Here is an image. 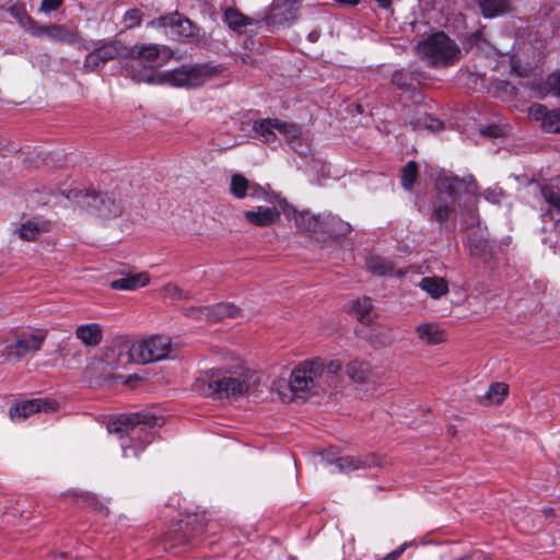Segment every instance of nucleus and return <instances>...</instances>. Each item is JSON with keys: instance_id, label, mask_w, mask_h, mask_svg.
<instances>
[{"instance_id": "1", "label": "nucleus", "mask_w": 560, "mask_h": 560, "mask_svg": "<svg viewBox=\"0 0 560 560\" xmlns=\"http://www.w3.org/2000/svg\"><path fill=\"white\" fill-rule=\"evenodd\" d=\"M160 425L159 418L149 412L121 415L108 423V432L120 439L128 438L129 443H121L125 457L138 456L139 451L152 442L151 430Z\"/></svg>"}, {"instance_id": "2", "label": "nucleus", "mask_w": 560, "mask_h": 560, "mask_svg": "<svg viewBox=\"0 0 560 560\" xmlns=\"http://www.w3.org/2000/svg\"><path fill=\"white\" fill-rule=\"evenodd\" d=\"M161 50L156 44H136L127 46L126 60L121 63V74L138 83L162 84V72L155 73L153 63L160 58Z\"/></svg>"}, {"instance_id": "3", "label": "nucleus", "mask_w": 560, "mask_h": 560, "mask_svg": "<svg viewBox=\"0 0 560 560\" xmlns=\"http://www.w3.org/2000/svg\"><path fill=\"white\" fill-rule=\"evenodd\" d=\"M225 67L221 63L183 65L173 70L163 71L160 82L174 88L195 89L224 75Z\"/></svg>"}, {"instance_id": "4", "label": "nucleus", "mask_w": 560, "mask_h": 560, "mask_svg": "<svg viewBox=\"0 0 560 560\" xmlns=\"http://www.w3.org/2000/svg\"><path fill=\"white\" fill-rule=\"evenodd\" d=\"M417 50L422 59L432 67L453 65L459 55V48L443 32L434 33L418 44Z\"/></svg>"}, {"instance_id": "5", "label": "nucleus", "mask_w": 560, "mask_h": 560, "mask_svg": "<svg viewBox=\"0 0 560 560\" xmlns=\"http://www.w3.org/2000/svg\"><path fill=\"white\" fill-rule=\"evenodd\" d=\"M324 362L319 359H313L301 363L291 373L289 386L296 397H303V394H317L324 390Z\"/></svg>"}, {"instance_id": "6", "label": "nucleus", "mask_w": 560, "mask_h": 560, "mask_svg": "<svg viewBox=\"0 0 560 560\" xmlns=\"http://www.w3.org/2000/svg\"><path fill=\"white\" fill-rule=\"evenodd\" d=\"M171 352L172 341L162 335L135 341L128 347L129 360L141 364L164 360Z\"/></svg>"}, {"instance_id": "7", "label": "nucleus", "mask_w": 560, "mask_h": 560, "mask_svg": "<svg viewBox=\"0 0 560 560\" xmlns=\"http://www.w3.org/2000/svg\"><path fill=\"white\" fill-rule=\"evenodd\" d=\"M127 46L119 39H100L93 43L92 50L85 56L83 69L94 72L103 69L109 61L119 59L120 65L126 60Z\"/></svg>"}, {"instance_id": "8", "label": "nucleus", "mask_w": 560, "mask_h": 560, "mask_svg": "<svg viewBox=\"0 0 560 560\" xmlns=\"http://www.w3.org/2000/svg\"><path fill=\"white\" fill-rule=\"evenodd\" d=\"M148 26L161 27L165 34L177 40H195L199 37V28L188 19L175 12L151 21Z\"/></svg>"}, {"instance_id": "9", "label": "nucleus", "mask_w": 560, "mask_h": 560, "mask_svg": "<svg viewBox=\"0 0 560 560\" xmlns=\"http://www.w3.org/2000/svg\"><path fill=\"white\" fill-rule=\"evenodd\" d=\"M253 131L262 142L273 143L277 140L276 131L288 141H292L301 136L302 128L295 122L282 121L277 118H265L254 121Z\"/></svg>"}, {"instance_id": "10", "label": "nucleus", "mask_w": 560, "mask_h": 560, "mask_svg": "<svg viewBox=\"0 0 560 560\" xmlns=\"http://www.w3.org/2000/svg\"><path fill=\"white\" fill-rule=\"evenodd\" d=\"M252 376L249 370L224 375L221 378L211 381L209 383V389L215 398L238 397L248 392Z\"/></svg>"}, {"instance_id": "11", "label": "nucleus", "mask_w": 560, "mask_h": 560, "mask_svg": "<svg viewBox=\"0 0 560 560\" xmlns=\"http://www.w3.org/2000/svg\"><path fill=\"white\" fill-rule=\"evenodd\" d=\"M47 337V330L36 329L33 331H23L18 335L15 341L9 345L7 349L8 358L20 361L28 353L38 352Z\"/></svg>"}, {"instance_id": "12", "label": "nucleus", "mask_w": 560, "mask_h": 560, "mask_svg": "<svg viewBox=\"0 0 560 560\" xmlns=\"http://www.w3.org/2000/svg\"><path fill=\"white\" fill-rule=\"evenodd\" d=\"M31 35L33 37H46L54 43L66 45H77L82 42V37L78 30L69 28L63 24H38L36 22Z\"/></svg>"}, {"instance_id": "13", "label": "nucleus", "mask_w": 560, "mask_h": 560, "mask_svg": "<svg viewBox=\"0 0 560 560\" xmlns=\"http://www.w3.org/2000/svg\"><path fill=\"white\" fill-rule=\"evenodd\" d=\"M280 210L287 219L293 220L299 231L319 234L322 213L315 214L310 210L298 211L288 201H280Z\"/></svg>"}, {"instance_id": "14", "label": "nucleus", "mask_w": 560, "mask_h": 560, "mask_svg": "<svg viewBox=\"0 0 560 560\" xmlns=\"http://www.w3.org/2000/svg\"><path fill=\"white\" fill-rule=\"evenodd\" d=\"M88 197L90 199L88 206L103 219L117 218L122 213L121 200L112 192H92Z\"/></svg>"}, {"instance_id": "15", "label": "nucleus", "mask_w": 560, "mask_h": 560, "mask_svg": "<svg viewBox=\"0 0 560 560\" xmlns=\"http://www.w3.org/2000/svg\"><path fill=\"white\" fill-rule=\"evenodd\" d=\"M435 188L439 194H445L452 199H456L462 192L475 194L477 190V184L471 176L457 177L452 175H444L436 179Z\"/></svg>"}, {"instance_id": "16", "label": "nucleus", "mask_w": 560, "mask_h": 560, "mask_svg": "<svg viewBox=\"0 0 560 560\" xmlns=\"http://www.w3.org/2000/svg\"><path fill=\"white\" fill-rule=\"evenodd\" d=\"M346 373L358 384H376L382 375L377 368L363 360H352L346 365Z\"/></svg>"}, {"instance_id": "17", "label": "nucleus", "mask_w": 560, "mask_h": 560, "mask_svg": "<svg viewBox=\"0 0 560 560\" xmlns=\"http://www.w3.org/2000/svg\"><path fill=\"white\" fill-rule=\"evenodd\" d=\"M196 521V517L188 518L186 522L182 521L177 523L174 528L167 530L162 537L164 547L173 549L179 546L191 545L194 535H188V530Z\"/></svg>"}, {"instance_id": "18", "label": "nucleus", "mask_w": 560, "mask_h": 560, "mask_svg": "<svg viewBox=\"0 0 560 560\" xmlns=\"http://www.w3.org/2000/svg\"><path fill=\"white\" fill-rule=\"evenodd\" d=\"M240 308L232 303H218L207 307H191L187 310V314L205 315L210 322H220L225 318H235L240 315Z\"/></svg>"}, {"instance_id": "19", "label": "nucleus", "mask_w": 560, "mask_h": 560, "mask_svg": "<svg viewBox=\"0 0 560 560\" xmlns=\"http://www.w3.org/2000/svg\"><path fill=\"white\" fill-rule=\"evenodd\" d=\"M351 231V225L339 217L334 215L330 212L322 213L319 234L324 235L325 238L335 240L345 237L350 234Z\"/></svg>"}, {"instance_id": "20", "label": "nucleus", "mask_w": 560, "mask_h": 560, "mask_svg": "<svg viewBox=\"0 0 560 560\" xmlns=\"http://www.w3.org/2000/svg\"><path fill=\"white\" fill-rule=\"evenodd\" d=\"M245 220L257 228H267L280 220V210L278 205L271 207H257L244 212Z\"/></svg>"}, {"instance_id": "21", "label": "nucleus", "mask_w": 560, "mask_h": 560, "mask_svg": "<svg viewBox=\"0 0 560 560\" xmlns=\"http://www.w3.org/2000/svg\"><path fill=\"white\" fill-rule=\"evenodd\" d=\"M339 472L350 474L360 469H366L378 465V458L374 454L362 456H343L331 462Z\"/></svg>"}, {"instance_id": "22", "label": "nucleus", "mask_w": 560, "mask_h": 560, "mask_svg": "<svg viewBox=\"0 0 560 560\" xmlns=\"http://www.w3.org/2000/svg\"><path fill=\"white\" fill-rule=\"evenodd\" d=\"M301 3L299 0H285L272 8L270 21L272 24H285L299 18Z\"/></svg>"}, {"instance_id": "23", "label": "nucleus", "mask_w": 560, "mask_h": 560, "mask_svg": "<svg viewBox=\"0 0 560 560\" xmlns=\"http://www.w3.org/2000/svg\"><path fill=\"white\" fill-rule=\"evenodd\" d=\"M48 401L43 399H30L12 406L9 415L14 421H23L31 415L40 410L47 411Z\"/></svg>"}, {"instance_id": "24", "label": "nucleus", "mask_w": 560, "mask_h": 560, "mask_svg": "<svg viewBox=\"0 0 560 560\" xmlns=\"http://www.w3.org/2000/svg\"><path fill=\"white\" fill-rule=\"evenodd\" d=\"M75 337L86 347H96L102 342L103 328L97 323L83 324L77 327Z\"/></svg>"}, {"instance_id": "25", "label": "nucleus", "mask_w": 560, "mask_h": 560, "mask_svg": "<svg viewBox=\"0 0 560 560\" xmlns=\"http://www.w3.org/2000/svg\"><path fill=\"white\" fill-rule=\"evenodd\" d=\"M150 282V276L147 272L130 275L125 278L113 280L109 283L110 289L117 291H133L145 287Z\"/></svg>"}, {"instance_id": "26", "label": "nucleus", "mask_w": 560, "mask_h": 560, "mask_svg": "<svg viewBox=\"0 0 560 560\" xmlns=\"http://www.w3.org/2000/svg\"><path fill=\"white\" fill-rule=\"evenodd\" d=\"M366 268L370 272L376 276L402 277L405 275L401 270L396 271L395 266L390 260L380 256H371L368 258Z\"/></svg>"}, {"instance_id": "27", "label": "nucleus", "mask_w": 560, "mask_h": 560, "mask_svg": "<svg viewBox=\"0 0 560 560\" xmlns=\"http://www.w3.org/2000/svg\"><path fill=\"white\" fill-rule=\"evenodd\" d=\"M454 217L455 207L453 203L446 202L442 198L433 203L430 220L438 222L441 231L447 226V221Z\"/></svg>"}, {"instance_id": "28", "label": "nucleus", "mask_w": 560, "mask_h": 560, "mask_svg": "<svg viewBox=\"0 0 560 560\" xmlns=\"http://www.w3.org/2000/svg\"><path fill=\"white\" fill-rule=\"evenodd\" d=\"M419 287L434 300H439L448 293L447 281L444 278L436 276L423 277Z\"/></svg>"}, {"instance_id": "29", "label": "nucleus", "mask_w": 560, "mask_h": 560, "mask_svg": "<svg viewBox=\"0 0 560 560\" xmlns=\"http://www.w3.org/2000/svg\"><path fill=\"white\" fill-rule=\"evenodd\" d=\"M421 341L427 345H439L445 340V332L434 323H424L416 328Z\"/></svg>"}, {"instance_id": "30", "label": "nucleus", "mask_w": 560, "mask_h": 560, "mask_svg": "<svg viewBox=\"0 0 560 560\" xmlns=\"http://www.w3.org/2000/svg\"><path fill=\"white\" fill-rule=\"evenodd\" d=\"M8 12L13 19H15L19 25L31 35L36 21L27 14L25 4L18 1L8 8Z\"/></svg>"}, {"instance_id": "31", "label": "nucleus", "mask_w": 560, "mask_h": 560, "mask_svg": "<svg viewBox=\"0 0 560 560\" xmlns=\"http://www.w3.org/2000/svg\"><path fill=\"white\" fill-rule=\"evenodd\" d=\"M247 197L258 200L265 201L269 205H278L280 208V201H287L281 198L278 194L271 191L268 187L260 186L257 183H252Z\"/></svg>"}, {"instance_id": "32", "label": "nucleus", "mask_w": 560, "mask_h": 560, "mask_svg": "<svg viewBox=\"0 0 560 560\" xmlns=\"http://www.w3.org/2000/svg\"><path fill=\"white\" fill-rule=\"evenodd\" d=\"M487 19L503 14L509 10V0H475Z\"/></svg>"}, {"instance_id": "33", "label": "nucleus", "mask_w": 560, "mask_h": 560, "mask_svg": "<svg viewBox=\"0 0 560 560\" xmlns=\"http://www.w3.org/2000/svg\"><path fill=\"white\" fill-rule=\"evenodd\" d=\"M372 310L373 305L371 299L364 296L352 302L350 312L357 316L360 322L369 324L373 319Z\"/></svg>"}, {"instance_id": "34", "label": "nucleus", "mask_w": 560, "mask_h": 560, "mask_svg": "<svg viewBox=\"0 0 560 560\" xmlns=\"http://www.w3.org/2000/svg\"><path fill=\"white\" fill-rule=\"evenodd\" d=\"M509 393V386L505 383H493L490 385L486 395L481 398V402L488 405H500Z\"/></svg>"}, {"instance_id": "35", "label": "nucleus", "mask_w": 560, "mask_h": 560, "mask_svg": "<svg viewBox=\"0 0 560 560\" xmlns=\"http://www.w3.org/2000/svg\"><path fill=\"white\" fill-rule=\"evenodd\" d=\"M392 83L397 86V89L408 92L415 90L416 88V77L415 73L407 69L396 70L392 74Z\"/></svg>"}, {"instance_id": "36", "label": "nucleus", "mask_w": 560, "mask_h": 560, "mask_svg": "<svg viewBox=\"0 0 560 560\" xmlns=\"http://www.w3.org/2000/svg\"><path fill=\"white\" fill-rule=\"evenodd\" d=\"M48 230V224L46 222H37L30 220L23 223L20 228L19 235L22 240L25 241H35L43 232Z\"/></svg>"}, {"instance_id": "37", "label": "nucleus", "mask_w": 560, "mask_h": 560, "mask_svg": "<svg viewBox=\"0 0 560 560\" xmlns=\"http://www.w3.org/2000/svg\"><path fill=\"white\" fill-rule=\"evenodd\" d=\"M252 183L240 173H235L231 176L230 192L237 199H244L247 197Z\"/></svg>"}, {"instance_id": "38", "label": "nucleus", "mask_w": 560, "mask_h": 560, "mask_svg": "<svg viewBox=\"0 0 560 560\" xmlns=\"http://www.w3.org/2000/svg\"><path fill=\"white\" fill-rule=\"evenodd\" d=\"M224 22L233 31L241 32L243 27L252 23V20L236 9L230 8L224 13Z\"/></svg>"}, {"instance_id": "39", "label": "nucleus", "mask_w": 560, "mask_h": 560, "mask_svg": "<svg viewBox=\"0 0 560 560\" xmlns=\"http://www.w3.org/2000/svg\"><path fill=\"white\" fill-rule=\"evenodd\" d=\"M419 175V166L416 161H409L401 170V186L406 190H411Z\"/></svg>"}, {"instance_id": "40", "label": "nucleus", "mask_w": 560, "mask_h": 560, "mask_svg": "<svg viewBox=\"0 0 560 560\" xmlns=\"http://www.w3.org/2000/svg\"><path fill=\"white\" fill-rule=\"evenodd\" d=\"M540 192L545 201L560 212V189L551 185H544L540 187Z\"/></svg>"}, {"instance_id": "41", "label": "nucleus", "mask_w": 560, "mask_h": 560, "mask_svg": "<svg viewBox=\"0 0 560 560\" xmlns=\"http://www.w3.org/2000/svg\"><path fill=\"white\" fill-rule=\"evenodd\" d=\"M493 93L498 97L511 100L517 95V88L508 81H498L493 84Z\"/></svg>"}, {"instance_id": "42", "label": "nucleus", "mask_w": 560, "mask_h": 560, "mask_svg": "<svg viewBox=\"0 0 560 560\" xmlns=\"http://www.w3.org/2000/svg\"><path fill=\"white\" fill-rule=\"evenodd\" d=\"M143 12L140 9L132 8L122 15V24L126 30H132L141 25Z\"/></svg>"}, {"instance_id": "43", "label": "nucleus", "mask_w": 560, "mask_h": 560, "mask_svg": "<svg viewBox=\"0 0 560 560\" xmlns=\"http://www.w3.org/2000/svg\"><path fill=\"white\" fill-rule=\"evenodd\" d=\"M542 128L547 132H560V114L559 110L549 112L542 121Z\"/></svg>"}, {"instance_id": "44", "label": "nucleus", "mask_w": 560, "mask_h": 560, "mask_svg": "<svg viewBox=\"0 0 560 560\" xmlns=\"http://www.w3.org/2000/svg\"><path fill=\"white\" fill-rule=\"evenodd\" d=\"M162 293L166 298H171L173 300H186L188 299V293L183 289L177 287L174 283H167L162 288Z\"/></svg>"}, {"instance_id": "45", "label": "nucleus", "mask_w": 560, "mask_h": 560, "mask_svg": "<svg viewBox=\"0 0 560 560\" xmlns=\"http://www.w3.org/2000/svg\"><path fill=\"white\" fill-rule=\"evenodd\" d=\"M342 369L341 362L338 360H332L328 362L326 365L324 364V388L329 382V378L335 377Z\"/></svg>"}, {"instance_id": "46", "label": "nucleus", "mask_w": 560, "mask_h": 560, "mask_svg": "<svg viewBox=\"0 0 560 560\" xmlns=\"http://www.w3.org/2000/svg\"><path fill=\"white\" fill-rule=\"evenodd\" d=\"M546 88L548 93L560 97V72L556 71L550 73L546 79Z\"/></svg>"}, {"instance_id": "47", "label": "nucleus", "mask_w": 560, "mask_h": 560, "mask_svg": "<svg viewBox=\"0 0 560 560\" xmlns=\"http://www.w3.org/2000/svg\"><path fill=\"white\" fill-rule=\"evenodd\" d=\"M73 495L77 497L78 499H80L84 504L92 506L95 510H100V511L105 510L107 512V509L102 503H100L96 500V498H94L93 495H91L89 493H81V494L73 493Z\"/></svg>"}, {"instance_id": "48", "label": "nucleus", "mask_w": 560, "mask_h": 560, "mask_svg": "<svg viewBox=\"0 0 560 560\" xmlns=\"http://www.w3.org/2000/svg\"><path fill=\"white\" fill-rule=\"evenodd\" d=\"M423 126H424V128H427L433 132L441 131L444 129L443 122L440 119L433 118L431 116H427L423 119Z\"/></svg>"}, {"instance_id": "49", "label": "nucleus", "mask_w": 560, "mask_h": 560, "mask_svg": "<svg viewBox=\"0 0 560 560\" xmlns=\"http://www.w3.org/2000/svg\"><path fill=\"white\" fill-rule=\"evenodd\" d=\"M469 247H470V253L472 255H479L480 253H482L486 247H487V242L483 240V238H478V240H475V238H469Z\"/></svg>"}, {"instance_id": "50", "label": "nucleus", "mask_w": 560, "mask_h": 560, "mask_svg": "<svg viewBox=\"0 0 560 560\" xmlns=\"http://www.w3.org/2000/svg\"><path fill=\"white\" fill-rule=\"evenodd\" d=\"M62 4V0H42L39 10L48 13L58 10Z\"/></svg>"}, {"instance_id": "51", "label": "nucleus", "mask_w": 560, "mask_h": 560, "mask_svg": "<svg viewBox=\"0 0 560 560\" xmlns=\"http://www.w3.org/2000/svg\"><path fill=\"white\" fill-rule=\"evenodd\" d=\"M547 108L541 104H534L529 107V115L535 119H545V116L548 115Z\"/></svg>"}, {"instance_id": "52", "label": "nucleus", "mask_w": 560, "mask_h": 560, "mask_svg": "<svg viewBox=\"0 0 560 560\" xmlns=\"http://www.w3.org/2000/svg\"><path fill=\"white\" fill-rule=\"evenodd\" d=\"M407 547H408V544L404 542L398 548H396L395 550L387 553L388 560H397L404 553V551L407 549Z\"/></svg>"}, {"instance_id": "53", "label": "nucleus", "mask_w": 560, "mask_h": 560, "mask_svg": "<svg viewBox=\"0 0 560 560\" xmlns=\"http://www.w3.org/2000/svg\"><path fill=\"white\" fill-rule=\"evenodd\" d=\"M380 8L389 9L394 0H375Z\"/></svg>"}, {"instance_id": "54", "label": "nucleus", "mask_w": 560, "mask_h": 560, "mask_svg": "<svg viewBox=\"0 0 560 560\" xmlns=\"http://www.w3.org/2000/svg\"><path fill=\"white\" fill-rule=\"evenodd\" d=\"M542 514L546 516V517H555L556 516V512H555V509L553 508H550V506H547V508H544L541 510Z\"/></svg>"}, {"instance_id": "55", "label": "nucleus", "mask_w": 560, "mask_h": 560, "mask_svg": "<svg viewBox=\"0 0 560 560\" xmlns=\"http://www.w3.org/2000/svg\"><path fill=\"white\" fill-rule=\"evenodd\" d=\"M498 131H499V128L498 127H490L488 129V131H482V133L485 135H489L491 137H497L498 136Z\"/></svg>"}, {"instance_id": "56", "label": "nucleus", "mask_w": 560, "mask_h": 560, "mask_svg": "<svg viewBox=\"0 0 560 560\" xmlns=\"http://www.w3.org/2000/svg\"><path fill=\"white\" fill-rule=\"evenodd\" d=\"M318 37H319V33L317 31H313L308 34V39L313 43L316 42L318 39Z\"/></svg>"}, {"instance_id": "57", "label": "nucleus", "mask_w": 560, "mask_h": 560, "mask_svg": "<svg viewBox=\"0 0 560 560\" xmlns=\"http://www.w3.org/2000/svg\"><path fill=\"white\" fill-rule=\"evenodd\" d=\"M337 2L345 3V4H357L359 0H336Z\"/></svg>"}, {"instance_id": "58", "label": "nucleus", "mask_w": 560, "mask_h": 560, "mask_svg": "<svg viewBox=\"0 0 560 560\" xmlns=\"http://www.w3.org/2000/svg\"><path fill=\"white\" fill-rule=\"evenodd\" d=\"M248 58H249V56L242 57V62L249 63Z\"/></svg>"}, {"instance_id": "59", "label": "nucleus", "mask_w": 560, "mask_h": 560, "mask_svg": "<svg viewBox=\"0 0 560 560\" xmlns=\"http://www.w3.org/2000/svg\"><path fill=\"white\" fill-rule=\"evenodd\" d=\"M469 215H470L471 220H472V221H475V219H476V218H475V215H474V212H472V211L469 213Z\"/></svg>"}, {"instance_id": "60", "label": "nucleus", "mask_w": 560, "mask_h": 560, "mask_svg": "<svg viewBox=\"0 0 560 560\" xmlns=\"http://www.w3.org/2000/svg\"><path fill=\"white\" fill-rule=\"evenodd\" d=\"M448 430H450V432H451L452 434H454V433H455L454 428H450Z\"/></svg>"}, {"instance_id": "61", "label": "nucleus", "mask_w": 560, "mask_h": 560, "mask_svg": "<svg viewBox=\"0 0 560 560\" xmlns=\"http://www.w3.org/2000/svg\"><path fill=\"white\" fill-rule=\"evenodd\" d=\"M559 114H560V110H559Z\"/></svg>"}]
</instances>
